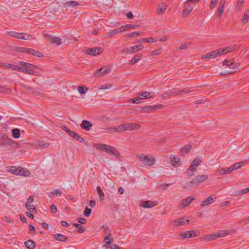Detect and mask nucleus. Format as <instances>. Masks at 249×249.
<instances>
[{"instance_id": "e433bc0d", "label": "nucleus", "mask_w": 249, "mask_h": 249, "mask_svg": "<svg viewBox=\"0 0 249 249\" xmlns=\"http://www.w3.org/2000/svg\"><path fill=\"white\" fill-rule=\"evenodd\" d=\"M155 40L153 37L148 38H141L138 40L137 42L142 43L143 42H146L147 43H152L155 42Z\"/></svg>"}, {"instance_id": "c9c22d12", "label": "nucleus", "mask_w": 249, "mask_h": 249, "mask_svg": "<svg viewBox=\"0 0 249 249\" xmlns=\"http://www.w3.org/2000/svg\"><path fill=\"white\" fill-rule=\"evenodd\" d=\"M12 135L14 138H18L20 137V130L18 128H14L12 131Z\"/></svg>"}, {"instance_id": "bb28decb", "label": "nucleus", "mask_w": 249, "mask_h": 249, "mask_svg": "<svg viewBox=\"0 0 249 249\" xmlns=\"http://www.w3.org/2000/svg\"><path fill=\"white\" fill-rule=\"evenodd\" d=\"M25 245L28 249H34L36 247L35 243L31 240H29L25 242Z\"/></svg>"}, {"instance_id": "f03ea898", "label": "nucleus", "mask_w": 249, "mask_h": 249, "mask_svg": "<svg viewBox=\"0 0 249 249\" xmlns=\"http://www.w3.org/2000/svg\"><path fill=\"white\" fill-rule=\"evenodd\" d=\"M7 171L17 176L28 177L30 175V172L28 169L21 167L9 166Z\"/></svg>"}, {"instance_id": "7c9ffc66", "label": "nucleus", "mask_w": 249, "mask_h": 249, "mask_svg": "<svg viewBox=\"0 0 249 249\" xmlns=\"http://www.w3.org/2000/svg\"><path fill=\"white\" fill-rule=\"evenodd\" d=\"M12 90L10 89L0 85V93H4L6 94H9L11 93Z\"/></svg>"}, {"instance_id": "f704fd0d", "label": "nucleus", "mask_w": 249, "mask_h": 249, "mask_svg": "<svg viewBox=\"0 0 249 249\" xmlns=\"http://www.w3.org/2000/svg\"><path fill=\"white\" fill-rule=\"evenodd\" d=\"M61 39L59 38L58 37H53L51 38V43L53 44L55 43L57 45H59L61 44Z\"/></svg>"}, {"instance_id": "f3484780", "label": "nucleus", "mask_w": 249, "mask_h": 249, "mask_svg": "<svg viewBox=\"0 0 249 249\" xmlns=\"http://www.w3.org/2000/svg\"><path fill=\"white\" fill-rule=\"evenodd\" d=\"M80 125L83 129L88 131L89 130L90 128L92 126V124L89 121L83 120Z\"/></svg>"}, {"instance_id": "cd10ccee", "label": "nucleus", "mask_w": 249, "mask_h": 249, "mask_svg": "<svg viewBox=\"0 0 249 249\" xmlns=\"http://www.w3.org/2000/svg\"><path fill=\"white\" fill-rule=\"evenodd\" d=\"M7 34L8 35L11 36H13L16 38L18 39H21V35H23V34H21L20 33L16 32L14 31H10L7 32Z\"/></svg>"}, {"instance_id": "423d86ee", "label": "nucleus", "mask_w": 249, "mask_h": 249, "mask_svg": "<svg viewBox=\"0 0 249 249\" xmlns=\"http://www.w3.org/2000/svg\"><path fill=\"white\" fill-rule=\"evenodd\" d=\"M143 46L142 44H139L133 47H130L129 48H125L123 50V52L126 53H137L138 51L142 50Z\"/></svg>"}, {"instance_id": "a18cd8bd", "label": "nucleus", "mask_w": 249, "mask_h": 249, "mask_svg": "<svg viewBox=\"0 0 249 249\" xmlns=\"http://www.w3.org/2000/svg\"><path fill=\"white\" fill-rule=\"evenodd\" d=\"M123 28L124 31H127L130 29H135V27H138V25H133V24H128L126 25H123Z\"/></svg>"}, {"instance_id": "4468645a", "label": "nucleus", "mask_w": 249, "mask_h": 249, "mask_svg": "<svg viewBox=\"0 0 249 249\" xmlns=\"http://www.w3.org/2000/svg\"><path fill=\"white\" fill-rule=\"evenodd\" d=\"M170 163L173 166H178L181 164L180 159L175 156L173 155H171L170 156Z\"/></svg>"}, {"instance_id": "4d7b16f0", "label": "nucleus", "mask_w": 249, "mask_h": 249, "mask_svg": "<svg viewBox=\"0 0 249 249\" xmlns=\"http://www.w3.org/2000/svg\"><path fill=\"white\" fill-rule=\"evenodd\" d=\"M38 145L40 147H42L43 148H46L48 147V146H49V143H44L42 141H39L38 142Z\"/></svg>"}, {"instance_id": "0eeeda50", "label": "nucleus", "mask_w": 249, "mask_h": 249, "mask_svg": "<svg viewBox=\"0 0 249 249\" xmlns=\"http://www.w3.org/2000/svg\"><path fill=\"white\" fill-rule=\"evenodd\" d=\"M103 52V49L100 47H93L88 49L86 51V53L92 56H96L100 54Z\"/></svg>"}, {"instance_id": "603ef678", "label": "nucleus", "mask_w": 249, "mask_h": 249, "mask_svg": "<svg viewBox=\"0 0 249 249\" xmlns=\"http://www.w3.org/2000/svg\"><path fill=\"white\" fill-rule=\"evenodd\" d=\"M216 173L220 175L226 174V168H220L216 170Z\"/></svg>"}, {"instance_id": "c85d7f7f", "label": "nucleus", "mask_w": 249, "mask_h": 249, "mask_svg": "<svg viewBox=\"0 0 249 249\" xmlns=\"http://www.w3.org/2000/svg\"><path fill=\"white\" fill-rule=\"evenodd\" d=\"M110 237L111 236H106L104 238V242L105 243L104 246L106 249H108V245H110L113 241L112 238L111 237V239H110Z\"/></svg>"}, {"instance_id": "9b49d317", "label": "nucleus", "mask_w": 249, "mask_h": 249, "mask_svg": "<svg viewBox=\"0 0 249 249\" xmlns=\"http://www.w3.org/2000/svg\"><path fill=\"white\" fill-rule=\"evenodd\" d=\"M208 179V176L207 175H198L193 179L191 183H201Z\"/></svg>"}, {"instance_id": "20e7f679", "label": "nucleus", "mask_w": 249, "mask_h": 249, "mask_svg": "<svg viewBox=\"0 0 249 249\" xmlns=\"http://www.w3.org/2000/svg\"><path fill=\"white\" fill-rule=\"evenodd\" d=\"M140 160L145 165L151 166L154 164L155 160L152 157L143 154L138 156Z\"/></svg>"}, {"instance_id": "9d476101", "label": "nucleus", "mask_w": 249, "mask_h": 249, "mask_svg": "<svg viewBox=\"0 0 249 249\" xmlns=\"http://www.w3.org/2000/svg\"><path fill=\"white\" fill-rule=\"evenodd\" d=\"M189 222V220L185 219V218L182 217L171 221V224L175 226H180L183 225H186Z\"/></svg>"}, {"instance_id": "4be33fe9", "label": "nucleus", "mask_w": 249, "mask_h": 249, "mask_svg": "<svg viewBox=\"0 0 249 249\" xmlns=\"http://www.w3.org/2000/svg\"><path fill=\"white\" fill-rule=\"evenodd\" d=\"M167 8V5L165 3H161L158 7L157 12L159 15H162Z\"/></svg>"}, {"instance_id": "b1692460", "label": "nucleus", "mask_w": 249, "mask_h": 249, "mask_svg": "<svg viewBox=\"0 0 249 249\" xmlns=\"http://www.w3.org/2000/svg\"><path fill=\"white\" fill-rule=\"evenodd\" d=\"M213 201V198L212 196H211L208 197L207 198L205 199L200 204V206L201 207H204L205 206L212 204Z\"/></svg>"}, {"instance_id": "49530a36", "label": "nucleus", "mask_w": 249, "mask_h": 249, "mask_svg": "<svg viewBox=\"0 0 249 249\" xmlns=\"http://www.w3.org/2000/svg\"><path fill=\"white\" fill-rule=\"evenodd\" d=\"M72 138L76 139L77 141L80 142L82 143L84 142V139L76 132H75L74 135L72 136Z\"/></svg>"}, {"instance_id": "864d4df0", "label": "nucleus", "mask_w": 249, "mask_h": 249, "mask_svg": "<svg viewBox=\"0 0 249 249\" xmlns=\"http://www.w3.org/2000/svg\"><path fill=\"white\" fill-rule=\"evenodd\" d=\"M136 36H142V35L140 32H132V33L127 34L126 36V37H133Z\"/></svg>"}, {"instance_id": "c756f323", "label": "nucleus", "mask_w": 249, "mask_h": 249, "mask_svg": "<svg viewBox=\"0 0 249 249\" xmlns=\"http://www.w3.org/2000/svg\"><path fill=\"white\" fill-rule=\"evenodd\" d=\"M97 191L99 195V198L101 200H104L105 198V194L100 186H98L97 187Z\"/></svg>"}, {"instance_id": "39448f33", "label": "nucleus", "mask_w": 249, "mask_h": 249, "mask_svg": "<svg viewBox=\"0 0 249 249\" xmlns=\"http://www.w3.org/2000/svg\"><path fill=\"white\" fill-rule=\"evenodd\" d=\"M152 94V93H150L149 92H143L141 93H140L137 98L131 99L130 100L132 103L139 104L140 103L141 100L143 99H149L152 98L153 97L151 95Z\"/></svg>"}, {"instance_id": "a19ab883", "label": "nucleus", "mask_w": 249, "mask_h": 249, "mask_svg": "<svg viewBox=\"0 0 249 249\" xmlns=\"http://www.w3.org/2000/svg\"><path fill=\"white\" fill-rule=\"evenodd\" d=\"M61 128L63 130L67 132L71 137H72V136L74 135L75 133V132L70 130L66 126L62 125L61 126Z\"/></svg>"}, {"instance_id": "a878e982", "label": "nucleus", "mask_w": 249, "mask_h": 249, "mask_svg": "<svg viewBox=\"0 0 249 249\" xmlns=\"http://www.w3.org/2000/svg\"><path fill=\"white\" fill-rule=\"evenodd\" d=\"M142 58V54L141 53H138L136 54L129 62V64H134L138 62Z\"/></svg>"}, {"instance_id": "7ed1b4c3", "label": "nucleus", "mask_w": 249, "mask_h": 249, "mask_svg": "<svg viewBox=\"0 0 249 249\" xmlns=\"http://www.w3.org/2000/svg\"><path fill=\"white\" fill-rule=\"evenodd\" d=\"M201 162V160L198 158L195 159L186 172V174L189 177L193 176L194 175V173L196 171L197 166Z\"/></svg>"}, {"instance_id": "ddd939ff", "label": "nucleus", "mask_w": 249, "mask_h": 249, "mask_svg": "<svg viewBox=\"0 0 249 249\" xmlns=\"http://www.w3.org/2000/svg\"><path fill=\"white\" fill-rule=\"evenodd\" d=\"M194 200V198L191 197H189L186 199H182L179 204L180 208L183 209L187 207Z\"/></svg>"}, {"instance_id": "5fc2aeb1", "label": "nucleus", "mask_w": 249, "mask_h": 249, "mask_svg": "<svg viewBox=\"0 0 249 249\" xmlns=\"http://www.w3.org/2000/svg\"><path fill=\"white\" fill-rule=\"evenodd\" d=\"M191 146L190 145H185L181 150L183 153H188L191 149Z\"/></svg>"}, {"instance_id": "774afa93", "label": "nucleus", "mask_w": 249, "mask_h": 249, "mask_svg": "<svg viewBox=\"0 0 249 249\" xmlns=\"http://www.w3.org/2000/svg\"><path fill=\"white\" fill-rule=\"evenodd\" d=\"M50 209H51V212H52L53 213H55L57 212V208L54 204H52L51 206Z\"/></svg>"}, {"instance_id": "4c0bfd02", "label": "nucleus", "mask_w": 249, "mask_h": 249, "mask_svg": "<svg viewBox=\"0 0 249 249\" xmlns=\"http://www.w3.org/2000/svg\"><path fill=\"white\" fill-rule=\"evenodd\" d=\"M179 236L183 239L192 237L191 233L189 232V231H187L181 233L179 234Z\"/></svg>"}, {"instance_id": "8fccbe9b", "label": "nucleus", "mask_w": 249, "mask_h": 249, "mask_svg": "<svg viewBox=\"0 0 249 249\" xmlns=\"http://www.w3.org/2000/svg\"><path fill=\"white\" fill-rule=\"evenodd\" d=\"M23 35H21V39L23 40H30L32 39V36L28 34L22 33Z\"/></svg>"}, {"instance_id": "bf43d9fd", "label": "nucleus", "mask_w": 249, "mask_h": 249, "mask_svg": "<svg viewBox=\"0 0 249 249\" xmlns=\"http://www.w3.org/2000/svg\"><path fill=\"white\" fill-rule=\"evenodd\" d=\"M27 68L17 66L16 71L21 72H24L26 74Z\"/></svg>"}, {"instance_id": "052dcab7", "label": "nucleus", "mask_w": 249, "mask_h": 249, "mask_svg": "<svg viewBox=\"0 0 249 249\" xmlns=\"http://www.w3.org/2000/svg\"><path fill=\"white\" fill-rule=\"evenodd\" d=\"M17 66V65L6 63V68L7 69H11L14 71H16Z\"/></svg>"}, {"instance_id": "6e6552de", "label": "nucleus", "mask_w": 249, "mask_h": 249, "mask_svg": "<svg viewBox=\"0 0 249 249\" xmlns=\"http://www.w3.org/2000/svg\"><path fill=\"white\" fill-rule=\"evenodd\" d=\"M162 107H163V106L162 105L144 106V107H141V110L143 112H150L156 111L157 109H161Z\"/></svg>"}, {"instance_id": "dca6fc26", "label": "nucleus", "mask_w": 249, "mask_h": 249, "mask_svg": "<svg viewBox=\"0 0 249 249\" xmlns=\"http://www.w3.org/2000/svg\"><path fill=\"white\" fill-rule=\"evenodd\" d=\"M34 66L35 67H32L31 69L27 68L26 74L34 75L36 76L39 75L40 73L36 71L38 69V67L34 65Z\"/></svg>"}, {"instance_id": "f8f14e48", "label": "nucleus", "mask_w": 249, "mask_h": 249, "mask_svg": "<svg viewBox=\"0 0 249 249\" xmlns=\"http://www.w3.org/2000/svg\"><path fill=\"white\" fill-rule=\"evenodd\" d=\"M141 125L136 123L124 124V129L126 130H133L140 128Z\"/></svg>"}, {"instance_id": "680f3d73", "label": "nucleus", "mask_w": 249, "mask_h": 249, "mask_svg": "<svg viewBox=\"0 0 249 249\" xmlns=\"http://www.w3.org/2000/svg\"><path fill=\"white\" fill-rule=\"evenodd\" d=\"M202 240L206 241H210L213 240L211 234H207L202 237Z\"/></svg>"}, {"instance_id": "473e14b6", "label": "nucleus", "mask_w": 249, "mask_h": 249, "mask_svg": "<svg viewBox=\"0 0 249 249\" xmlns=\"http://www.w3.org/2000/svg\"><path fill=\"white\" fill-rule=\"evenodd\" d=\"M109 130H114L117 132H122L124 131L125 130L124 129V124L120 125L117 127H115L113 128H108Z\"/></svg>"}, {"instance_id": "79ce46f5", "label": "nucleus", "mask_w": 249, "mask_h": 249, "mask_svg": "<svg viewBox=\"0 0 249 249\" xmlns=\"http://www.w3.org/2000/svg\"><path fill=\"white\" fill-rule=\"evenodd\" d=\"M102 229H103L104 232L107 236H111V231L107 226L103 225L102 227Z\"/></svg>"}, {"instance_id": "f257e3e1", "label": "nucleus", "mask_w": 249, "mask_h": 249, "mask_svg": "<svg viewBox=\"0 0 249 249\" xmlns=\"http://www.w3.org/2000/svg\"><path fill=\"white\" fill-rule=\"evenodd\" d=\"M95 147L97 149L105 151L107 153L114 156L116 157H118L120 156L119 151L116 148L113 146L108 145L106 144L97 143L95 144Z\"/></svg>"}, {"instance_id": "a211bd4d", "label": "nucleus", "mask_w": 249, "mask_h": 249, "mask_svg": "<svg viewBox=\"0 0 249 249\" xmlns=\"http://www.w3.org/2000/svg\"><path fill=\"white\" fill-rule=\"evenodd\" d=\"M109 70H110L108 69V67H107V66L103 67V68L99 69L98 70H97L95 72V76H102V75H104L105 74L107 73V72Z\"/></svg>"}, {"instance_id": "e2e57ef3", "label": "nucleus", "mask_w": 249, "mask_h": 249, "mask_svg": "<svg viewBox=\"0 0 249 249\" xmlns=\"http://www.w3.org/2000/svg\"><path fill=\"white\" fill-rule=\"evenodd\" d=\"M189 232L191 233L192 237L197 236L200 233L196 230L189 231Z\"/></svg>"}, {"instance_id": "72a5a7b5", "label": "nucleus", "mask_w": 249, "mask_h": 249, "mask_svg": "<svg viewBox=\"0 0 249 249\" xmlns=\"http://www.w3.org/2000/svg\"><path fill=\"white\" fill-rule=\"evenodd\" d=\"M249 19V10H247L244 13V14L243 15V17L242 18V22L246 24L248 22Z\"/></svg>"}, {"instance_id": "de8ad7c7", "label": "nucleus", "mask_w": 249, "mask_h": 249, "mask_svg": "<svg viewBox=\"0 0 249 249\" xmlns=\"http://www.w3.org/2000/svg\"><path fill=\"white\" fill-rule=\"evenodd\" d=\"M77 89L81 94H84L88 91V89L85 87L79 86Z\"/></svg>"}, {"instance_id": "393cba45", "label": "nucleus", "mask_w": 249, "mask_h": 249, "mask_svg": "<svg viewBox=\"0 0 249 249\" xmlns=\"http://www.w3.org/2000/svg\"><path fill=\"white\" fill-rule=\"evenodd\" d=\"M193 9V7L191 5H188V6L184 7L182 11V16L185 17L190 14Z\"/></svg>"}, {"instance_id": "58836bf2", "label": "nucleus", "mask_w": 249, "mask_h": 249, "mask_svg": "<svg viewBox=\"0 0 249 249\" xmlns=\"http://www.w3.org/2000/svg\"><path fill=\"white\" fill-rule=\"evenodd\" d=\"M244 164H245V162L243 161L236 162L232 165V169L234 170H237L241 168Z\"/></svg>"}, {"instance_id": "69168bd1", "label": "nucleus", "mask_w": 249, "mask_h": 249, "mask_svg": "<svg viewBox=\"0 0 249 249\" xmlns=\"http://www.w3.org/2000/svg\"><path fill=\"white\" fill-rule=\"evenodd\" d=\"M226 3V0H221L219 3L218 8L224 9V5Z\"/></svg>"}, {"instance_id": "5701e85b", "label": "nucleus", "mask_w": 249, "mask_h": 249, "mask_svg": "<svg viewBox=\"0 0 249 249\" xmlns=\"http://www.w3.org/2000/svg\"><path fill=\"white\" fill-rule=\"evenodd\" d=\"M223 65L227 66L228 68L233 69L236 67V64L233 63V61L224 60L223 62Z\"/></svg>"}, {"instance_id": "aec40b11", "label": "nucleus", "mask_w": 249, "mask_h": 249, "mask_svg": "<svg viewBox=\"0 0 249 249\" xmlns=\"http://www.w3.org/2000/svg\"><path fill=\"white\" fill-rule=\"evenodd\" d=\"M124 32V30L123 26H122L120 28H116L114 30H112L109 33H108V37H110L113 36L117 35V34L121 33Z\"/></svg>"}, {"instance_id": "3c124183", "label": "nucleus", "mask_w": 249, "mask_h": 249, "mask_svg": "<svg viewBox=\"0 0 249 249\" xmlns=\"http://www.w3.org/2000/svg\"><path fill=\"white\" fill-rule=\"evenodd\" d=\"M216 51H217V52L218 53H217L218 56L222 55V54H225L228 53V50L227 51V50L226 48H225L224 49H220L217 50Z\"/></svg>"}, {"instance_id": "0e129e2a", "label": "nucleus", "mask_w": 249, "mask_h": 249, "mask_svg": "<svg viewBox=\"0 0 249 249\" xmlns=\"http://www.w3.org/2000/svg\"><path fill=\"white\" fill-rule=\"evenodd\" d=\"M236 46H237V45H234L230 46L229 47H226V48L227 49V51L228 50V53H230V52L234 51L235 47H236Z\"/></svg>"}, {"instance_id": "c03bdc74", "label": "nucleus", "mask_w": 249, "mask_h": 249, "mask_svg": "<svg viewBox=\"0 0 249 249\" xmlns=\"http://www.w3.org/2000/svg\"><path fill=\"white\" fill-rule=\"evenodd\" d=\"M74 227L78 229V232L79 233H82L85 231V228L81 225L78 223H75L73 224Z\"/></svg>"}, {"instance_id": "412c9836", "label": "nucleus", "mask_w": 249, "mask_h": 249, "mask_svg": "<svg viewBox=\"0 0 249 249\" xmlns=\"http://www.w3.org/2000/svg\"><path fill=\"white\" fill-rule=\"evenodd\" d=\"M52 236L54 239L57 241L65 242L68 240V238L66 236L61 234L56 233L52 234Z\"/></svg>"}, {"instance_id": "37998d69", "label": "nucleus", "mask_w": 249, "mask_h": 249, "mask_svg": "<svg viewBox=\"0 0 249 249\" xmlns=\"http://www.w3.org/2000/svg\"><path fill=\"white\" fill-rule=\"evenodd\" d=\"M19 65L22 66V67H24L25 68H30V69H31L32 67H35L34 66L33 64H32L29 63L25 62L23 61L19 62Z\"/></svg>"}, {"instance_id": "ea45409f", "label": "nucleus", "mask_w": 249, "mask_h": 249, "mask_svg": "<svg viewBox=\"0 0 249 249\" xmlns=\"http://www.w3.org/2000/svg\"><path fill=\"white\" fill-rule=\"evenodd\" d=\"M231 232L230 231H227V230L221 231L217 233L218 237H224L228 234H231Z\"/></svg>"}, {"instance_id": "6e6d98bb", "label": "nucleus", "mask_w": 249, "mask_h": 249, "mask_svg": "<svg viewBox=\"0 0 249 249\" xmlns=\"http://www.w3.org/2000/svg\"><path fill=\"white\" fill-rule=\"evenodd\" d=\"M91 213V210L88 207H86L85 210L84 212V215L85 216L89 217Z\"/></svg>"}, {"instance_id": "6ab92c4d", "label": "nucleus", "mask_w": 249, "mask_h": 249, "mask_svg": "<svg viewBox=\"0 0 249 249\" xmlns=\"http://www.w3.org/2000/svg\"><path fill=\"white\" fill-rule=\"evenodd\" d=\"M217 53H218L217 52L216 50H215V51H213L212 52H210V53H208L202 55L201 56V58L202 59H205V58H208V59L214 58H215L216 57H217L218 56Z\"/></svg>"}, {"instance_id": "338daca9", "label": "nucleus", "mask_w": 249, "mask_h": 249, "mask_svg": "<svg viewBox=\"0 0 249 249\" xmlns=\"http://www.w3.org/2000/svg\"><path fill=\"white\" fill-rule=\"evenodd\" d=\"M218 0H212V1L210 3V6L211 8L213 9L214 8L217 4V2Z\"/></svg>"}, {"instance_id": "2eb2a0df", "label": "nucleus", "mask_w": 249, "mask_h": 249, "mask_svg": "<svg viewBox=\"0 0 249 249\" xmlns=\"http://www.w3.org/2000/svg\"><path fill=\"white\" fill-rule=\"evenodd\" d=\"M157 204L158 203L156 201L147 200L142 202L140 206L144 208H149L153 207L156 206Z\"/></svg>"}, {"instance_id": "09e8293b", "label": "nucleus", "mask_w": 249, "mask_h": 249, "mask_svg": "<svg viewBox=\"0 0 249 249\" xmlns=\"http://www.w3.org/2000/svg\"><path fill=\"white\" fill-rule=\"evenodd\" d=\"M248 193H249V187L244 189H243V190H240L237 191L236 192V195H242V194H246Z\"/></svg>"}, {"instance_id": "13d9d810", "label": "nucleus", "mask_w": 249, "mask_h": 249, "mask_svg": "<svg viewBox=\"0 0 249 249\" xmlns=\"http://www.w3.org/2000/svg\"><path fill=\"white\" fill-rule=\"evenodd\" d=\"M67 5H68V6H71L72 7H75V6L79 5V3L75 1L71 0V1L67 2Z\"/></svg>"}, {"instance_id": "1a4fd4ad", "label": "nucleus", "mask_w": 249, "mask_h": 249, "mask_svg": "<svg viewBox=\"0 0 249 249\" xmlns=\"http://www.w3.org/2000/svg\"><path fill=\"white\" fill-rule=\"evenodd\" d=\"M0 144L12 146L15 144V142L7 136L4 135L0 139Z\"/></svg>"}, {"instance_id": "2f4dec72", "label": "nucleus", "mask_w": 249, "mask_h": 249, "mask_svg": "<svg viewBox=\"0 0 249 249\" xmlns=\"http://www.w3.org/2000/svg\"><path fill=\"white\" fill-rule=\"evenodd\" d=\"M25 206L27 209L29 211L31 212L36 213L37 211L34 205L26 203Z\"/></svg>"}]
</instances>
